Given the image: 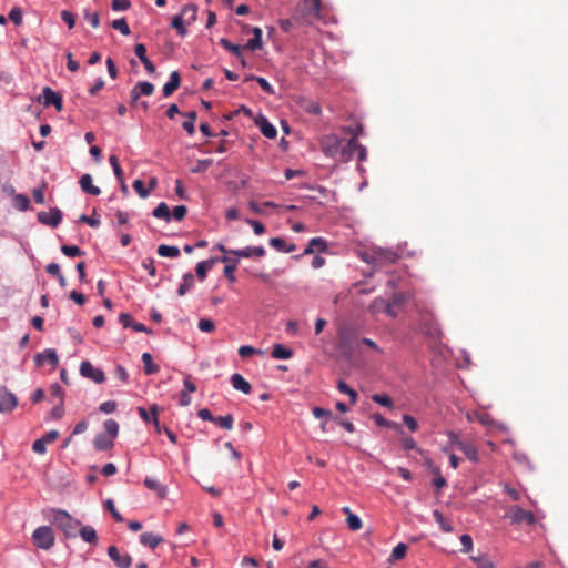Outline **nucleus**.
Instances as JSON below:
<instances>
[{"label": "nucleus", "instance_id": "nucleus-1", "mask_svg": "<svg viewBox=\"0 0 568 568\" xmlns=\"http://www.w3.org/2000/svg\"><path fill=\"white\" fill-rule=\"evenodd\" d=\"M303 24L311 26L322 19V0H302L297 3L293 17Z\"/></svg>", "mask_w": 568, "mask_h": 568}, {"label": "nucleus", "instance_id": "nucleus-2", "mask_svg": "<svg viewBox=\"0 0 568 568\" xmlns=\"http://www.w3.org/2000/svg\"><path fill=\"white\" fill-rule=\"evenodd\" d=\"M361 258L374 267H384L394 264L399 258L395 251L382 247H372L361 254Z\"/></svg>", "mask_w": 568, "mask_h": 568}, {"label": "nucleus", "instance_id": "nucleus-3", "mask_svg": "<svg viewBox=\"0 0 568 568\" xmlns=\"http://www.w3.org/2000/svg\"><path fill=\"white\" fill-rule=\"evenodd\" d=\"M52 521L63 531L67 538H75L81 527V521L62 509H52Z\"/></svg>", "mask_w": 568, "mask_h": 568}, {"label": "nucleus", "instance_id": "nucleus-4", "mask_svg": "<svg viewBox=\"0 0 568 568\" xmlns=\"http://www.w3.org/2000/svg\"><path fill=\"white\" fill-rule=\"evenodd\" d=\"M361 344H365L373 349H378L376 343L369 338L358 339L349 333H345L341 336V348L344 355L351 357L352 353L357 351Z\"/></svg>", "mask_w": 568, "mask_h": 568}, {"label": "nucleus", "instance_id": "nucleus-5", "mask_svg": "<svg viewBox=\"0 0 568 568\" xmlns=\"http://www.w3.org/2000/svg\"><path fill=\"white\" fill-rule=\"evenodd\" d=\"M54 534L51 527H38L32 534V542L38 548L49 550L54 545Z\"/></svg>", "mask_w": 568, "mask_h": 568}, {"label": "nucleus", "instance_id": "nucleus-6", "mask_svg": "<svg viewBox=\"0 0 568 568\" xmlns=\"http://www.w3.org/2000/svg\"><path fill=\"white\" fill-rule=\"evenodd\" d=\"M342 143L343 139L338 138L336 134L324 135L320 142L322 152L327 158H332L334 160L339 152Z\"/></svg>", "mask_w": 568, "mask_h": 568}, {"label": "nucleus", "instance_id": "nucleus-7", "mask_svg": "<svg viewBox=\"0 0 568 568\" xmlns=\"http://www.w3.org/2000/svg\"><path fill=\"white\" fill-rule=\"evenodd\" d=\"M506 517H508L510 519V523L511 524H527V525H534L535 521H536V518H535V515L529 511V510H525L518 506H514L511 507Z\"/></svg>", "mask_w": 568, "mask_h": 568}, {"label": "nucleus", "instance_id": "nucleus-8", "mask_svg": "<svg viewBox=\"0 0 568 568\" xmlns=\"http://www.w3.org/2000/svg\"><path fill=\"white\" fill-rule=\"evenodd\" d=\"M356 148H358V143H355V139H348L347 141L343 140L335 160L342 163L349 162L356 153Z\"/></svg>", "mask_w": 568, "mask_h": 568}, {"label": "nucleus", "instance_id": "nucleus-9", "mask_svg": "<svg viewBox=\"0 0 568 568\" xmlns=\"http://www.w3.org/2000/svg\"><path fill=\"white\" fill-rule=\"evenodd\" d=\"M37 219L44 225L57 227L62 220V212L58 207L50 209L49 212L41 211L37 214Z\"/></svg>", "mask_w": 568, "mask_h": 568}, {"label": "nucleus", "instance_id": "nucleus-10", "mask_svg": "<svg viewBox=\"0 0 568 568\" xmlns=\"http://www.w3.org/2000/svg\"><path fill=\"white\" fill-rule=\"evenodd\" d=\"M449 437H450L452 443L456 446V448L462 450L469 460H471V462L478 460V450L474 445L463 442V440H459L457 435H455L453 433L449 434Z\"/></svg>", "mask_w": 568, "mask_h": 568}, {"label": "nucleus", "instance_id": "nucleus-11", "mask_svg": "<svg viewBox=\"0 0 568 568\" xmlns=\"http://www.w3.org/2000/svg\"><path fill=\"white\" fill-rule=\"evenodd\" d=\"M80 373L83 377L90 378L95 383H102L105 379L104 373L94 367L89 361H83L80 365Z\"/></svg>", "mask_w": 568, "mask_h": 568}, {"label": "nucleus", "instance_id": "nucleus-12", "mask_svg": "<svg viewBox=\"0 0 568 568\" xmlns=\"http://www.w3.org/2000/svg\"><path fill=\"white\" fill-rule=\"evenodd\" d=\"M108 555L118 568H129L132 564L131 556L129 554H121L116 546H110L108 548Z\"/></svg>", "mask_w": 568, "mask_h": 568}, {"label": "nucleus", "instance_id": "nucleus-13", "mask_svg": "<svg viewBox=\"0 0 568 568\" xmlns=\"http://www.w3.org/2000/svg\"><path fill=\"white\" fill-rule=\"evenodd\" d=\"M49 403L53 405L52 409L50 410V418L54 420L62 418L64 414V400L61 396V393H50Z\"/></svg>", "mask_w": 568, "mask_h": 568}, {"label": "nucleus", "instance_id": "nucleus-14", "mask_svg": "<svg viewBox=\"0 0 568 568\" xmlns=\"http://www.w3.org/2000/svg\"><path fill=\"white\" fill-rule=\"evenodd\" d=\"M34 361L39 366L49 365L52 368H55L59 363L57 352L52 348H48L43 353L37 354Z\"/></svg>", "mask_w": 568, "mask_h": 568}, {"label": "nucleus", "instance_id": "nucleus-15", "mask_svg": "<svg viewBox=\"0 0 568 568\" xmlns=\"http://www.w3.org/2000/svg\"><path fill=\"white\" fill-rule=\"evenodd\" d=\"M43 104L45 106L54 105L58 111H61L63 108L62 97L53 91L51 88L45 87L42 90Z\"/></svg>", "mask_w": 568, "mask_h": 568}, {"label": "nucleus", "instance_id": "nucleus-16", "mask_svg": "<svg viewBox=\"0 0 568 568\" xmlns=\"http://www.w3.org/2000/svg\"><path fill=\"white\" fill-rule=\"evenodd\" d=\"M154 92V85L148 81L138 82L131 90L130 95L132 103H135L140 95H151Z\"/></svg>", "mask_w": 568, "mask_h": 568}, {"label": "nucleus", "instance_id": "nucleus-17", "mask_svg": "<svg viewBox=\"0 0 568 568\" xmlns=\"http://www.w3.org/2000/svg\"><path fill=\"white\" fill-rule=\"evenodd\" d=\"M230 254L245 258L252 256L262 257L265 255V248L263 246H246L245 248L242 250H231Z\"/></svg>", "mask_w": 568, "mask_h": 568}, {"label": "nucleus", "instance_id": "nucleus-18", "mask_svg": "<svg viewBox=\"0 0 568 568\" xmlns=\"http://www.w3.org/2000/svg\"><path fill=\"white\" fill-rule=\"evenodd\" d=\"M216 260L226 264L225 267H224V271H223L224 276L230 282H235L236 281L235 271H236V267H237L239 260H232L227 255H224V256H222L220 258H216Z\"/></svg>", "mask_w": 568, "mask_h": 568}, {"label": "nucleus", "instance_id": "nucleus-19", "mask_svg": "<svg viewBox=\"0 0 568 568\" xmlns=\"http://www.w3.org/2000/svg\"><path fill=\"white\" fill-rule=\"evenodd\" d=\"M181 84V75L178 71H172L170 80L163 85V95L165 98L172 95Z\"/></svg>", "mask_w": 568, "mask_h": 568}, {"label": "nucleus", "instance_id": "nucleus-20", "mask_svg": "<svg viewBox=\"0 0 568 568\" xmlns=\"http://www.w3.org/2000/svg\"><path fill=\"white\" fill-rule=\"evenodd\" d=\"M18 405L13 393H0V413L11 412Z\"/></svg>", "mask_w": 568, "mask_h": 568}, {"label": "nucleus", "instance_id": "nucleus-21", "mask_svg": "<svg viewBox=\"0 0 568 568\" xmlns=\"http://www.w3.org/2000/svg\"><path fill=\"white\" fill-rule=\"evenodd\" d=\"M150 414L148 413V410L144 408V407H139L138 408V412H139V415L141 416V418L149 423V422H153L154 426L156 427L158 430L159 429V418H158V414H159V406L158 405H152L151 408H150Z\"/></svg>", "mask_w": 568, "mask_h": 568}, {"label": "nucleus", "instance_id": "nucleus-22", "mask_svg": "<svg viewBox=\"0 0 568 568\" xmlns=\"http://www.w3.org/2000/svg\"><path fill=\"white\" fill-rule=\"evenodd\" d=\"M113 440L114 439H112L111 437H109L105 434H98L94 437L93 446H94L95 450H99V452L109 450L114 445Z\"/></svg>", "mask_w": 568, "mask_h": 568}, {"label": "nucleus", "instance_id": "nucleus-23", "mask_svg": "<svg viewBox=\"0 0 568 568\" xmlns=\"http://www.w3.org/2000/svg\"><path fill=\"white\" fill-rule=\"evenodd\" d=\"M83 192L91 195H99L101 193L100 187L93 185L92 176L90 174H83L79 181Z\"/></svg>", "mask_w": 568, "mask_h": 568}, {"label": "nucleus", "instance_id": "nucleus-24", "mask_svg": "<svg viewBox=\"0 0 568 568\" xmlns=\"http://www.w3.org/2000/svg\"><path fill=\"white\" fill-rule=\"evenodd\" d=\"M144 485L148 489L154 491L160 498L166 497L168 489L159 480L148 477L144 479Z\"/></svg>", "mask_w": 568, "mask_h": 568}, {"label": "nucleus", "instance_id": "nucleus-25", "mask_svg": "<svg viewBox=\"0 0 568 568\" xmlns=\"http://www.w3.org/2000/svg\"><path fill=\"white\" fill-rule=\"evenodd\" d=\"M140 541L142 545L148 546L151 549H155L163 541V538L153 532H143L140 536Z\"/></svg>", "mask_w": 568, "mask_h": 568}, {"label": "nucleus", "instance_id": "nucleus-26", "mask_svg": "<svg viewBox=\"0 0 568 568\" xmlns=\"http://www.w3.org/2000/svg\"><path fill=\"white\" fill-rule=\"evenodd\" d=\"M216 262V258H211L196 264L195 273L200 281H204L206 278L207 271L211 270Z\"/></svg>", "mask_w": 568, "mask_h": 568}, {"label": "nucleus", "instance_id": "nucleus-27", "mask_svg": "<svg viewBox=\"0 0 568 568\" xmlns=\"http://www.w3.org/2000/svg\"><path fill=\"white\" fill-rule=\"evenodd\" d=\"M80 537L82 538L83 541L88 542V544H97L98 541V536H97V531L93 527L91 526H81L78 530Z\"/></svg>", "mask_w": 568, "mask_h": 568}, {"label": "nucleus", "instance_id": "nucleus-28", "mask_svg": "<svg viewBox=\"0 0 568 568\" xmlns=\"http://www.w3.org/2000/svg\"><path fill=\"white\" fill-rule=\"evenodd\" d=\"M256 123L263 135H265L268 139H274L276 136L277 131L275 126L272 123H270L265 118H261L260 120H257Z\"/></svg>", "mask_w": 568, "mask_h": 568}, {"label": "nucleus", "instance_id": "nucleus-29", "mask_svg": "<svg viewBox=\"0 0 568 568\" xmlns=\"http://www.w3.org/2000/svg\"><path fill=\"white\" fill-rule=\"evenodd\" d=\"M194 276L192 273H185L183 275V282L178 287V295L183 296L193 287L194 285Z\"/></svg>", "mask_w": 568, "mask_h": 568}, {"label": "nucleus", "instance_id": "nucleus-30", "mask_svg": "<svg viewBox=\"0 0 568 568\" xmlns=\"http://www.w3.org/2000/svg\"><path fill=\"white\" fill-rule=\"evenodd\" d=\"M245 47L252 51L262 48V30L260 28H253V38L247 41Z\"/></svg>", "mask_w": 568, "mask_h": 568}, {"label": "nucleus", "instance_id": "nucleus-31", "mask_svg": "<svg viewBox=\"0 0 568 568\" xmlns=\"http://www.w3.org/2000/svg\"><path fill=\"white\" fill-rule=\"evenodd\" d=\"M232 386L237 390H251L250 383L241 375V374H233L231 377Z\"/></svg>", "mask_w": 568, "mask_h": 568}, {"label": "nucleus", "instance_id": "nucleus-32", "mask_svg": "<svg viewBox=\"0 0 568 568\" xmlns=\"http://www.w3.org/2000/svg\"><path fill=\"white\" fill-rule=\"evenodd\" d=\"M158 254L163 257L175 258L180 255V250L178 246H170V245L161 244L158 247Z\"/></svg>", "mask_w": 568, "mask_h": 568}, {"label": "nucleus", "instance_id": "nucleus-33", "mask_svg": "<svg viewBox=\"0 0 568 568\" xmlns=\"http://www.w3.org/2000/svg\"><path fill=\"white\" fill-rule=\"evenodd\" d=\"M186 120L182 123L183 129L190 134L193 135L195 132V120H196V112L190 111L185 114Z\"/></svg>", "mask_w": 568, "mask_h": 568}, {"label": "nucleus", "instance_id": "nucleus-34", "mask_svg": "<svg viewBox=\"0 0 568 568\" xmlns=\"http://www.w3.org/2000/svg\"><path fill=\"white\" fill-rule=\"evenodd\" d=\"M372 418H373V420L375 422V424L377 426H384V427H388V428H394L396 430H400L402 429L400 425H398L397 423H394V422L385 419L381 414H373Z\"/></svg>", "mask_w": 568, "mask_h": 568}, {"label": "nucleus", "instance_id": "nucleus-35", "mask_svg": "<svg viewBox=\"0 0 568 568\" xmlns=\"http://www.w3.org/2000/svg\"><path fill=\"white\" fill-rule=\"evenodd\" d=\"M196 6L189 3L185 4L182 10L181 14L183 16V19L185 18L186 23H191L196 19Z\"/></svg>", "mask_w": 568, "mask_h": 568}, {"label": "nucleus", "instance_id": "nucleus-36", "mask_svg": "<svg viewBox=\"0 0 568 568\" xmlns=\"http://www.w3.org/2000/svg\"><path fill=\"white\" fill-rule=\"evenodd\" d=\"M272 356L274 358L287 359L292 356V352L281 344H275L272 349Z\"/></svg>", "mask_w": 568, "mask_h": 568}, {"label": "nucleus", "instance_id": "nucleus-37", "mask_svg": "<svg viewBox=\"0 0 568 568\" xmlns=\"http://www.w3.org/2000/svg\"><path fill=\"white\" fill-rule=\"evenodd\" d=\"M363 125L362 124H356L355 126H352V125H348V126H343L342 128V131L345 133V134H349L351 138L349 139H355V143H358V138L359 135L363 134Z\"/></svg>", "mask_w": 568, "mask_h": 568}, {"label": "nucleus", "instance_id": "nucleus-38", "mask_svg": "<svg viewBox=\"0 0 568 568\" xmlns=\"http://www.w3.org/2000/svg\"><path fill=\"white\" fill-rule=\"evenodd\" d=\"M185 22L186 21L183 19V16L180 13L173 17L171 26L176 29L180 36L183 37L186 34Z\"/></svg>", "mask_w": 568, "mask_h": 568}, {"label": "nucleus", "instance_id": "nucleus-39", "mask_svg": "<svg viewBox=\"0 0 568 568\" xmlns=\"http://www.w3.org/2000/svg\"><path fill=\"white\" fill-rule=\"evenodd\" d=\"M248 205H250V209L256 214H263L265 207H277L278 206L277 204H275L274 202H271V201H266L263 203H257L255 201H251L248 203Z\"/></svg>", "mask_w": 568, "mask_h": 568}, {"label": "nucleus", "instance_id": "nucleus-40", "mask_svg": "<svg viewBox=\"0 0 568 568\" xmlns=\"http://www.w3.org/2000/svg\"><path fill=\"white\" fill-rule=\"evenodd\" d=\"M153 216L156 219L170 220V209L166 203L161 202L154 210Z\"/></svg>", "mask_w": 568, "mask_h": 568}, {"label": "nucleus", "instance_id": "nucleus-41", "mask_svg": "<svg viewBox=\"0 0 568 568\" xmlns=\"http://www.w3.org/2000/svg\"><path fill=\"white\" fill-rule=\"evenodd\" d=\"M104 429L109 437L115 439L119 434V424L114 419H106L104 422Z\"/></svg>", "mask_w": 568, "mask_h": 568}, {"label": "nucleus", "instance_id": "nucleus-42", "mask_svg": "<svg viewBox=\"0 0 568 568\" xmlns=\"http://www.w3.org/2000/svg\"><path fill=\"white\" fill-rule=\"evenodd\" d=\"M14 206L20 211H27L30 207V200L24 194H18L13 197Z\"/></svg>", "mask_w": 568, "mask_h": 568}, {"label": "nucleus", "instance_id": "nucleus-43", "mask_svg": "<svg viewBox=\"0 0 568 568\" xmlns=\"http://www.w3.org/2000/svg\"><path fill=\"white\" fill-rule=\"evenodd\" d=\"M220 44L234 55L239 58L242 55V48L240 45L233 44L230 40L222 38L220 40Z\"/></svg>", "mask_w": 568, "mask_h": 568}, {"label": "nucleus", "instance_id": "nucleus-44", "mask_svg": "<svg viewBox=\"0 0 568 568\" xmlns=\"http://www.w3.org/2000/svg\"><path fill=\"white\" fill-rule=\"evenodd\" d=\"M142 362L144 364V371L146 374H153L158 371V366L153 364V359L150 353L142 354Z\"/></svg>", "mask_w": 568, "mask_h": 568}, {"label": "nucleus", "instance_id": "nucleus-45", "mask_svg": "<svg viewBox=\"0 0 568 568\" xmlns=\"http://www.w3.org/2000/svg\"><path fill=\"white\" fill-rule=\"evenodd\" d=\"M407 552V546L403 542L398 544L390 554V560H400L405 557Z\"/></svg>", "mask_w": 568, "mask_h": 568}, {"label": "nucleus", "instance_id": "nucleus-46", "mask_svg": "<svg viewBox=\"0 0 568 568\" xmlns=\"http://www.w3.org/2000/svg\"><path fill=\"white\" fill-rule=\"evenodd\" d=\"M112 27L119 30L123 36L130 34V27L124 18H120L112 21Z\"/></svg>", "mask_w": 568, "mask_h": 568}, {"label": "nucleus", "instance_id": "nucleus-47", "mask_svg": "<svg viewBox=\"0 0 568 568\" xmlns=\"http://www.w3.org/2000/svg\"><path fill=\"white\" fill-rule=\"evenodd\" d=\"M246 80H255L260 87L268 94H274L275 91H274V88L270 84V82L264 79V78H261V77H255V75H251V77H247Z\"/></svg>", "mask_w": 568, "mask_h": 568}, {"label": "nucleus", "instance_id": "nucleus-48", "mask_svg": "<svg viewBox=\"0 0 568 568\" xmlns=\"http://www.w3.org/2000/svg\"><path fill=\"white\" fill-rule=\"evenodd\" d=\"M346 523H347V527L352 531H357L363 526L361 518L355 514H349V516H347V518H346Z\"/></svg>", "mask_w": 568, "mask_h": 568}, {"label": "nucleus", "instance_id": "nucleus-49", "mask_svg": "<svg viewBox=\"0 0 568 568\" xmlns=\"http://www.w3.org/2000/svg\"><path fill=\"white\" fill-rule=\"evenodd\" d=\"M213 423L220 426L221 428L231 429L233 426V417L232 415L220 416L216 418L214 417Z\"/></svg>", "mask_w": 568, "mask_h": 568}, {"label": "nucleus", "instance_id": "nucleus-50", "mask_svg": "<svg viewBox=\"0 0 568 568\" xmlns=\"http://www.w3.org/2000/svg\"><path fill=\"white\" fill-rule=\"evenodd\" d=\"M473 560L477 564L478 568H497L491 559L486 555L473 557Z\"/></svg>", "mask_w": 568, "mask_h": 568}, {"label": "nucleus", "instance_id": "nucleus-51", "mask_svg": "<svg viewBox=\"0 0 568 568\" xmlns=\"http://www.w3.org/2000/svg\"><path fill=\"white\" fill-rule=\"evenodd\" d=\"M109 162L113 169V172H114V175L116 176V179L119 181H122V178H123V171L120 166V163H119V159L116 155L112 154L110 155L109 158Z\"/></svg>", "mask_w": 568, "mask_h": 568}, {"label": "nucleus", "instance_id": "nucleus-52", "mask_svg": "<svg viewBox=\"0 0 568 568\" xmlns=\"http://www.w3.org/2000/svg\"><path fill=\"white\" fill-rule=\"evenodd\" d=\"M61 252L69 257L83 255V252L77 245H62Z\"/></svg>", "mask_w": 568, "mask_h": 568}, {"label": "nucleus", "instance_id": "nucleus-53", "mask_svg": "<svg viewBox=\"0 0 568 568\" xmlns=\"http://www.w3.org/2000/svg\"><path fill=\"white\" fill-rule=\"evenodd\" d=\"M213 161L212 159H203V160H199L196 162V165L194 168L191 169V172L192 173H201V172H204L206 171L211 165H212Z\"/></svg>", "mask_w": 568, "mask_h": 568}, {"label": "nucleus", "instance_id": "nucleus-54", "mask_svg": "<svg viewBox=\"0 0 568 568\" xmlns=\"http://www.w3.org/2000/svg\"><path fill=\"white\" fill-rule=\"evenodd\" d=\"M132 186L140 197L146 199L150 195V190L144 187V183L141 180H135Z\"/></svg>", "mask_w": 568, "mask_h": 568}, {"label": "nucleus", "instance_id": "nucleus-55", "mask_svg": "<svg viewBox=\"0 0 568 568\" xmlns=\"http://www.w3.org/2000/svg\"><path fill=\"white\" fill-rule=\"evenodd\" d=\"M197 327L202 332L212 333L215 329V324L209 318H201L197 323Z\"/></svg>", "mask_w": 568, "mask_h": 568}, {"label": "nucleus", "instance_id": "nucleus-56", "mask_svg": "<svg viewBox=\"0 0 568 568\" xmlns=\"http://www.w3.org/2000/svg\"><path fill=\"white\" fill-rule=\"evenodd\" d=\"M104 506L118 523H122L124 520L121 514L116 510L112 499H106Z\"/></svg>", "mask_w": 568, "mask_h": 568}, {"label": "nucleus", "instance_id": "nucleus-57", "mask_svg": "<svg viewBox=\"0 0 568 568\" xmlns=\"http://www.w3.org/2000/svg\"><path fill=\"white\" fill-rule=\"evenodd\" d=\"M257 353H262V351H258L252 346H248V345H243L239 348V355L242 357V358H248L250 356L254 355V354H257Z\"/></svg>", "mask_w": 568, "mask_h": 568}, {"label": "nucleus", "instance_id": "nucleus-58", "mask_svg": "<svg viewBox=\"0 0 568 568\" xmlns=\"http://www.w3.org/2000/svg\"><path fill=\"white\" fill-rule=\"evenodd\" d=\"M9 19L17 26L22 22V11L19 7H13L9 12Z\"/></svg>", "mask_w": 568, "mask_h": 568}, {"label": "nucleus", "instance_id": "nucleus-59", "mask_svg": "<svg viewBox=\"0 0 568 568\" xmlns=\"http://www.w3.org/2000/svg\"><path fill=\"white\" fill-rule=\"evenodd\" d=\"M310 242L311 246L315 247V251L325 252L327 250L326 241L322 237H313Z\"/></svg>", "mask_w": 568, "mask_h": 568}, {"label": "nucleus", "instance_id": "nucleus-60", "mask_svg": "<svg viewBox=\"0 0 568 568\" xmlns=\"http://www.w3.org/2000/svg\"><path fill=\"white\" fill-rule=\"evenodd\" d=\"M475 419L478 420L481 425L491 427L494 426V420L489 415L485 413H475Z\"/></svg>", "mask_w": 568, "mask_h": 568}, {"label": "nucleus", "instance_id": "nucleus-61", "mask_svg": "<svg viewBox=\"0 0 568 568\" xmlns=\"http://www.w3.org/2000/svg\"><path fill=\"white\" fill-rule=\"evenodd\" d=\"M131 6V2L129 0H112V9L114 11H124L128 10Z\"/></svg>", "mask_w": 568, "mask_h": 568}, {"label": "nucleus", "instance_id": "nucleus-62", "mask_svg": "<svg viewBox=\"0 0 568 568\" xmlns=\"http://www.w3.org/2000/svg\"><path fill=\"white\" fill-rule=\"evenodd\" d=\"M245 222L253 227V231L256 235H262L265 233V226L255 220L246 219Z\"/></svg>", "mask_w": 568, "mask_h": 568}, {"label": "nucleus", "instance_id": "nucleus-63", "mask_svg": "<svg viewBox=\"0 0 568 568\" xmlns=\"http://www.w3.org/2000/svg\"><path fill=\"white\" fill-rule=\"evenodd\" d=\"M305 110L310 114L320 115L322 113L321 104L316 101H310L305 106Z\"/></svg>", "mask_w": 568, "mask_h": 568}, {"label": "nucleus", "instance_id": "nucleus-64", "mask_svg": "<svg viewBox=\"0 0 568 568\" xmlns=\"http://www.w3.org/2000/svg\"><path fill=\"white\" fill-rule=\"evenodd\" d=\"M408 298L406 293H397L389 301L395 307L402 306Z\"/></svg>", "mask_w": 568, "mask_h": 568}]
</instances>
